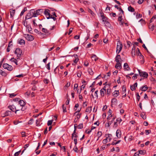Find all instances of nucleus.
Returning <instances> with one entry per match:
<instances>
[{
    "label": "nucleus",
    "instance_id": "1",
    "mask_svg": "<svg viewBox=\"0 0 156 156\" xmlns=\"http://www.w3.org/2000/svg\"><path fill=\"white\" fill-rule=\"evenodd\" d=\"M43 9H39L35 11L34 9H32L27 14L26 19H28L32 18L33 17H36L38 15H40L43 13Z\"/></svg>",
    "mask_w": 156,
    "mask_h": 156
},
{
    "label": "nucleus",
    "instance_id": "2",
    "mask_svg": "<svg viewBox=\"0 0 156 156\" xmlns=\"http://www.w3.org/2000/svg\"><path fill=\"white\" fill-rule=\"evenodd\" d=\"M100 16L102 18V19L103 22L105 24H107L108 26H109L110 25L109 23L108 22L107 20L108 18L105 16L104 15L103 13L102 12H100Z\"/></svg>",
    "mask_w": 156,
    "mask_h": 156
},
{
    "label": "nucleus",
    "instance_id": "3",
    "mask_svg": "<svg viewBox=\"0 0 156 156\" xmlns=\"http://www.w3.org/2000/svg\"><path fill=\"white\" fill-rule=\"evenodd\" d=\"M118 10L120 12V13L119 14V16L118 17V20H122V17L124 15V11L120 7H118Z\"/></svg>",
    "mask_w": 156,
    "mask_h": 156
},
{
    "label": "nucleus",
    "instance_id": "4",
    "mask_svg": "<svg viewBox=\"0 0 156 156\" xmlns=\"http://www.w3.org/2000/svg\"><path fill=\"white\" fill-rule=\"evenodd\" d=\"M140 76L145 78H147L148 76V73L145 72L141 71L140 70L138 69Z\"/></svg>",
    "mask_w": 156,
    "mask_h": 156
},
{
    "label": "nucleus",
    "instance_id": "5",
    "mask_svg": "<svg viewBox=\"0 0 156 156\" xmlns=\"http://www.w3.org/2000/svg\"><path fill=\"white\" fill-rule=\"evenodd\" d=\"M15 53L17 55V59L19 58L22 53V51L21 49L19 48H17L15 51Z\"/></svg>",
    "mask_w": 156,
    "mask_h": 156
},
{
    "label": "nucleus",
    "instance_id": "6",
    "mask_svg": "<svg viewBox=\"0 0 156 156\" xmlns=\"http://www.w3.org/2000/svg\"><path fill=\"white\" fill-rule=\"evenodd\" d=\"M110 135H111L109 134H106L105 135L106 137L102 141V143L103 144H106L108 142V140L109 141L111 139V138L110 137Z\"/></svg>",
    "mask_w": 156,
    "mask_h": 156
},
{
    "label": "nucleus",
    "instance_id": "7",
    "mask_svg": "<svg viewBox=\"0 0 156 156\" xmlns=\"http://www.w3.org/2000/svg\"><path fill=\"white\" fill-rule=\"evenodd\" d=\"M25 37L26 39L29 41H32L34 39L33 36L29 34H25Z\"/></svg>",
    "mask_w": 156,
    "mask_h": 156
},
{
    "label": "nucleus",
    "instance_id": "8",
    "mask_svg": "<svg viewBox=\"0 0 156 156\" xmlns=\"http://www.w3.org/2000/svg\"><path fill=\"white\" fill-rule=\"evenodd\" d=\"M8 108L12 111L13 112H15L16 114V113L17 111L20 110H16V107L13 105L9 106Z\"/></svg>",
    "mask_w": 156,
    "mask_h": 156
},
{
    "label": "nucleus",
    "instance_id": "9",
    "mask_svg": "<svg viewBox=\"0 0 156 156\" xmlns=\"http://www.w3.org/2000/svg\"><path fill=\"white\" fill-rule=\"evenodd\" d=\"M50 10L48 9H45L44 12V13L47 19L50 18V16L51 15L50 13Z\"/></svg>",
    "mask_w": 156,
    "mask_h": 156
},
{
    "label": "nucleus",
    "instance_id": "10",
    "mask_svg": "<svg viewBox=\"0 0 156 156\" xmlns=\"http://www.w3.org/2000/svg\"><path fill=\"white\" fill-rule=\"evenodd\" d=\"M111 106L112 107H115L116 106L117 104V100L116 98H113L112 100Z\"/></svg>",
    "mask_w": 156,
    "mask_h": 156
},
{
    "label": "nucleus",
    "instance_id": "11",
    "mask_svg": "<svg viewBox=\"0 0 156 156\" xmlns=\"http://www.w3.org/2000/svg\"><path fill=\"white\" fill-rule=\"evenodd\" d=\"M38 35L39 36L40 38L41 39L46 38L49 36L46 34L42 33L41 32H40L38 33Z\"/></svg>",
    "mask_w": 156,
    "mask_h": 156
},
{
    "label": "nucleus",
    "instance_id": "12",
    "mask_svg": "<svg viewBox=\"0 0 156 156\" xmlns=\"http://www.w3.org/2000/svg\"><path fill=\"white\" fill-rule=\"evenodd\" d=\"M122 48V43L119 41H118V48H119V51L118 54L121 51Z\"/></svg>",
    "mask_w": 156,
    "mask_h": 156
},
{
    "label": "nucleus",
    "instance_id": "13",
    "mask_svg": "<svg viewBox=\"0 0 156 156\" xmlns=\"http://www.w3.org/2000/svg\"><path fill=\"white\" fill-rule=\"evenodd\" d=\"M126 87L124 85H123L122 86V94L123 95L122 96V97H125L126 96Z\"/></svg>",
    "mask_w": 156,
    "mask_h": 156
},
{
    "label": "nucleus",
    "instance_id": "14",
    "mask_svg": "<svg viewBox=\"0 0 156 156\" xmlns=\"http://www.w3.org/2000/svg\"><path fill=\"white\" fill-rule=\"evenodd\" d=\"M41 30L44 33V34H46L49 36L51 34V33L47 29L43 28Z\"/></svg>",
    "mask_w": 156,
    "mask_h": 156
},
{
    "label": "nucleus",
    "instance_id": "15",
    "mask_svg": "<svg viewBox=\"0 0 156 156\" xmlns=\"http://www.w3.org/2000/svg\"><path fill=\"white\" fill-rule=\"evenodd\" d=\"M124 68L125 69H126L127 71H129L130 69V68L129 67V66L127 63H126L124 64Z\"/></svg>",
    "mask_w": 156,
    "mask_h": 156
},
{
    "label": "nucleus",
    "instance_id": "16",
    "mask_svg": "<svg viewBox=\"0 0 156 156\" xmlns=\"http://www.w3.org/2000/svg\"><path fill=\"white\" fill-rule=\"evenodd\" d=\"M148 88L147 86V85L143 86L140 88V89L142 91H145Z\"/></svg>",
    "mask_w": 156,
    "mask_h": 156
},
{
    "label": "nucleus",
    "instance_id": "17",
    "mask_svg": "<svg viewBox=\"0 0 156 156\" xmlns=\"http://www.w3.org/2000/svg\"><path fill=\"white\" fill-rule=\"evenodd\" d=\"M19 104L21 106L23 107L25 105V102L23 100H20L19 101Z\"/></svg>",
    "mask_w": 156,
    "mask_h": 156
},
{
    "label": "nucleus",
    "instance_id": "18",
    "mask_svg": "<svg viewBox=\"0 0 156 156\" xmlns=\"http://www.w3.org/2000/svg\"><path fill=\"white\" fill-rule=\"evenodd\" d=\"M104 89H102L100 90L101 95L102 97H103L106 93V90H104Z\"/></svg>",
    "mask_w": 156,
    "mask_h": 156
},
{
    "label": "nucleus",
    "instance_id": "19",
    "mask_svg": "<svg viewBox=\"0 0 156 156\" xmlns=\"http://www.w3.org/2000/svg\"><path fill=\"white\" fill-rule=\"evenodd\" d=\"M18 43L20 45H23L24 44L25 41L23 39H20V40L18 41Z\"/></svg>",
    "mask_w": 156,
    "mask_h": 156
},
{
    "label": "nucleus",
    "instance_id": "20",
    "mask_svg": "<svg viewBox=\"0 0 156 156\" xmlns=\"http://www.w3.org/2000/svg\"><path fill=\"white\" fill-rule=\"evenodd\" d=\"M91 58L93 60H94L95 61H97L98 59V58L97 57L96 55L94 54L92 55L91 56Z\"/></svg>",
    "mask_w": 156,
    "mask_h": 156
},
{
    "label": "nucleus",
    "instance_id": "21",
    "mask_svg": "<svg viewBox=\"0 0 156 156\" xmlns=\"http://www.w3.org/2000/svg\"><path fill=\"white\" fill-rule=\"evenodd\" d=\"M128 9V11L131 12H133L135 11L134 9L131 6H129Z\"/></svg>",
    "mask_w": 156,
    "mask_h": 156
},
{
    "label": "nucleus",
    "instance_id": "22",
    "mask_svg": "<svg viewBox=\"0 0 156 156\" xmlns=\"http://www.w3.org/2000/svg\"><path fill=\"white\" fill-rule=\"evenodd\" d=\"M15 10H12L10 12V16L11 17H12L15 15Z\"/></svg>",
    "mask_w": 156,
    "mask_h": 156
},
{
    "label": "nucleus",
    "instance_id": "23",
    "mask_svg": "<svg viewBox=\"0 0 156 156\" xmlns=\"http://www.w3.org/2000/svg\"><path fill=\"white\" fill-rule=\"evenodd\" d=\"M11 114V111H7L5 113V114H4L5 115L4 116V117L8 116Z\"/></svg>",
    "mask_w": 156,
    "mask_h": 156
},
{
    "label": "nucleus",
    "instance_id": "24",
    "mask_svg": "<svg viewBox=\"0 0 156 156\" xmlns=\"http://www.w3.org/2000/svg\"><path fill=\"white\" fill-rule=\"evenodd\" d=\"M10 60L12 62H14L17 65H18L17 63L16 60L14 58H12Z\"/></svg>",
    "mask_w": 156,
    "mask_h": 156
},
{
    "label": "nucleus",
    "instance_id": "25",
    "mask_svg": "<svg viewBox=\"0 0 156 156\" xmlns=\"http://www.w3.org/2000/svg\"><path fill=\"white\" fill-rule=\"evenodd\" d=\"M121 131L118 129V138H120L121 136Z\"/></svg>",
    "mask_w": 156,
    "mask_h": 156
},
{
    "label": "nucleus",
    "instance_id": "26",
    "mask_svg": "<svg viewBox=\"0 0 156 156\" xmlns=\"http://www.w3.org/2000/svg\"><path fill=\"white\" fill-rule=\"evenodd\" d=\"M75 60H74L73 62H74V63H76L79 60V59L78 58V56L77 55H76V56H75Z\"/></svg>",
    "mask_w": 156,
    "mask_h": 156
},
{
    "label": "nucleus",
    "instance_id": "27",
    "mask_svg": "<svg viewBox=\"0 0 156 156\" xmlns=\"http://www.w3.org/2000/svg\"><path fill=\"white\" fill-rule=\"evenodd\" d=\"M41 120L40 119H39L36 120V123L37 126H40V123L41 122Z\"/></svg>",
    "mask_w": 156,
    "mask_h": 156
},
{
    "label": "nucleus",
    "instance_id": "28",
    "mask_svg": "<svg viewBox=\"0 0 156 156\" xmlns=\"http://www.w3.org/2000/svg\"><path fill=\"white\" fill-rule=\"evenodd\" d=\"M121 62H118V69H121L122 68Z\"/></svg>",
    "mask_w": 156,
    "mask_h": 156
},
{
    "label": "nucleus",
    "instance_id": "29",
    "mask_svg": "<svg viewBox=\"0 0 156 156\" xmlns=\"http://www.w3.org/2000/svg\"><path fill=\"white\" fill-rule=\"evenodd\" d=\"M27 30H28V31L29 33H31L30 31L32 30V28H31L30 26L28 25L27 27Z\"/></svg>",
    "mask_w": 156,
    "mask_h": 156
},
{
    "label": "nucleus",
    "instance_id": "30",
    "mask_svg": "<svg viewBox=\"0 0 156 156\" xmlns=\"http://www.w3.org/2000/svg\"><path fill=\"white\" fill-rule=\"evenodd\" d=\"M138 151L140 154L144 155L145 154V151L144 150H139Z\"/></svg>",
    "mask_w": 156,
    "mask_h": 156
},
{
    "label": "nucleus",
    "instance_id": "31",
    "mask_svg": "<svg viewBox=\"0 0 156 156\" xmlns=\"http://www.w3.org/2000/svg\"><path fill=\"white\" fill-rule=\"evenodd\" d=\"M149 29L151 30V31H153L154 30V26L153 24L152 25V24H150L149 25Z\"/></svg>",
    "mask_w": 156,
    "mask_h": 156
},
{
    "label": "nucleus",
    "instance_id": "32",
    "mask_svg": "<svg viewBox=\"0 0 156 156\" xmlns=\"http://www.w3.org/2000/svg\"><path fill=\"white\" fill-rule=\"evenodd\" d=\"M122 60L121 56L120 55H118V62H122Z\"/></svg>",
    "mask_w": 156,
    "mask_h": 156
},
{
    "label": "nucleus",
    "instance_id": "33",
    "mask_svg": "<svg viewBox=\"0 0 156 156\" xmlns=\"http://www.w3.org/2000/svg\"><path fill=\"white\" fill-rule=\"evenodd\" d=\"M91 111V107H88L86 109V112L90 113Z\"/></svg>",
    "mask_w": 156,
    "mask_h": 156
},
{
    "label": "nucleus",
    "instance_id": "34",
    "mask_svg": "<svg viewBox=\"0 0 156 156\" xmlns=\"http://www.w3.org/2000/svg\"><path fill=\"white\" fill-rule=\"evenodd\" d=\"M88 72L90 75H92L94 74V72L91 69H88Z\"/></svg>",
    "mask_w": 156,
    "mask_h": 156
},
{
    "label": "nucleus",
    "instance_id": "35",
    "mask_svg": "<svg viewBox=\"0 0 156 156\" xmlns=\"http://www.w3.org/2000/svg\"><path fill=\"white\" fill-rule=\"evenodd\" d=\"M73 150L75 152H76V153L78 152V151H79L78 148H77L76 145H75V146H74V147L73 148Z\"/></svg>",
    "mask_w": 156,
    "mask_h": 156
},
{
    "label": "nucleus",
    "instance_id": "36",
    "mask_svg": "<svg viewBox=\"0 0 156 156\" xmlns=\"http://www.w3.org/2000/svg\"><path fill=\"white\" fill-rule=\"evenodd\" d=\"M13 69V68L12 66L9 65L7 69L9 71H11Z\"/></svg>",
    "mask_w": 156,
    "mask_h": 156
},
{
    "label": "nucleus",
    "instance_id": "37",
    "mask_svg": "<svg viewBox=\"0 0 156 156\" xmlns=\"http://www.w3.org/2000/svg\"><path fill=\"white\" fill-rule=\"evenodd\" d=\"M82 74V73L81 71H78L77 73V76L78 77H80L81 76Z\"/></svg>",
    "mask_w": 156,
    "mask_h": 156
},
{
    "label": "nucleus",
    "instance_id": "38",
    "mask_svg": "<svg viewBox=\"0 0 156 156\" xmlns=\"http://www.w3.org/2000/svg\"><path fill=\"white\" fill-rule=\"evenodd\" d=\"M53 121V120L48 121V123H47L48 126H49L51 125L52 124Z\"/></svg>",
    "mask_w": 156,
    "mask_h": 156
},
{
    "label": "nucleus",
    "instance_id": "39",
    "mask_svg": "<svg viewBox=\"0 0 156 156\" xmlns=\"http://www.w3.org/2000/svg\"><path fill=\"white\" fill-rule=\"evenodd\" d=\"M113 96L114 97H116L117 96V91L115 90L112 93Z\"/></svg>",
    "mask_w": 156,
    "mask_h": 156
},
{
    "label": "nucleus",
    "instance_id": "40",
    "mask_svg": "<svg viewBox=\"0 0 156 156\" xmlns=\"http://www.w3.org/2000/svg\"><path fill=\"white\" fill-rule=\"evenodd\" d=\"M21 152V151L20 150L19 151L16 152L14 154V156H18Z\"/></svg>",
    "mask_w": 156,
    "mask_h": 156
},
{
    "label": "nucleus",
    "instance_id": "41",
    "mask_svg": "<svg viewBox=\"0 0 156 156\" xmlns=\"http://www.w3.org/2000/svg\"><path fill=\"white\" fill-rule=\"evenodd\" d=\"M9 65V64L6 63L4 64L3 65V67L4 69H7Z\"/></svg>",
    "mask_w": 156,
    "mask_h": 156
},
{
    "label": "nucleus",
    "instance_id": "42",
    "mask_svg": "<svg viewBox=\"0 0 156 156\" xmlns=\"http://www.w3.org/2000/svg\"><path fill=\"white\" fill-rule=\"evenodd\" d=\"M142 47L144 48L145 50H146L147 51V52L148 53H150V52H149V51H148L147 48V47H146L145 45L144 44L143 45H142Z\"/></svg>",
    "mask_w": 156,
    "mask_h": 156
},
{
    "label": "nucleus",
    "instance_id": "43",
    "mask_svg": "<svg viewBox=\"0 0 156 156\" xmlns=\"http://www.w3.org/2000/svg\"><path fill=\"white\" fill-rule=\"evenodd\" d=\"M138 74H135L133 76L132 79L133 80H134L137 78V76H138Z\"/></svg>",
    "mask_w": 156,
    "mask_h": 156
},
{
    "label": "nucleus",
    "instance_id": "44",
    "mask_svg": "<svg viewBox=\"0 0 156 156\" xmlns=\"http://www.w3.org/2000/svg\"><path fill=\"white\" fill-rule=\"evenodd\" d=\"M83 124L82 123L80 124L78 126V128L79 129H82L83 128Z\"/></svg>",
    "mask_w": 156,
    "mask_h": 156
},
{
    "label": "nucleus",
    "instance_id": "45",
    "mask_svg": "<svg viewBox=\"0 0 156 156\" xmlns=\"http://www.w3.org/2000/svg\"><path fill=\"white\" fill-rule=\"evenodd\" d=\"M130 89L132 91H133L136 90V87L133 85H132L130 86Z\"/></svg>",
    "mask_w": 156,
    "mask_h": 156
},
{
    "label": "nucleus",
    "instance_id": "46",
    "mask_svg": "<svg viewBox=\"0 0 156 156\" xmlns=\"http://www.w3.org/2000/svg\"><path fill=\"white\" fill-rule=\"evenodd\" d=\"M140 116L143 119H145L146 118V116L145 115V114H144L143 115V114H140Z\"/></svg>",
    "mask_w": 156,
    "mask_h": 156
},
{
    "label": "nucleus",
    "instance_id": "47",
    "mask_svg": "<svg viewBox=\"0 0 156 156\" xmlns=\"http://www.w3.org/2000/svg\"><path fill=\"white\" fill-rule=\"evenodd\" d=\"M78 87V84L77 83H75L74 85V88H73L74 90H77Z\"/></svg>",
    "mask_w": 156,
    "mask_h": 156
},
{
    "label": "nucleus",
    "instance_id": "48",
    "mask_svg": "<svg viewBox=\"0 0 156 156\" xmlns=\"http://www.w3.org/2000/svg\"><path fill=\"white\" fill-rule=\"evenodd\" d=\"M50 62H49L46 65V67L47 68V69L49 70L50 69Z\"/></svg>",
    "mask_w": 156,
    "mask_h": 156
},
{
    "label": "nucleus",
    "instance_id": "49",
    "mask_svg": "<svg viewBox=\"0 0 156 156\" xmlns=\"http://www.w3.org/2000/svg\"><path fill=\"white\" fill-rule=\"evenodd\" d=\"M49 81L48 80V79H45L44 80V83L47 84L48 83Z\"/></svg>",
    "mask_w": 156,
    "mask_h": 156
},
{
    "label": "nucleus",
    "instance_id": "50",
    "mask_svg": "<svg viewBox=\"0 0 156 156\" xmlns=\"http://www.w3.org/2000/svg\"><path fill=\"white\" fill-rule=\"evenodd\" d=\"M142 17V15L140 14L137 13L136 15V18H140Z\"/></svg>",
    "mask_w": 156,
    "mask_h": 156
},
{
    "label": "nucleus",
    "instance_id": "51",
    "mask_svg": "<svg viewBox=\"0 0 156 156\" xmlns=\"http://www.w3.org/2000/svg\"><path fill=\"white\" fill-rule=\"evenodd\" d=\"M110 15L111 16H112L114 17H115L116 16V14L115 13L112 12L110 13Z\"/></svg>",
    "mask_w": 156,
    "mask_h": 156
},
{
    "label": "nucleus",
    "instance_id": "52",
    "mask_svg": "<svg viewBox=\"0 0 156 156\" xmlns=\"http://www.w3.org/2000/svg\"><path fill=\"white\" fill-rule=\"evenodd\" d=\"M131 54L133 56L135 55V51L132 50L131 51Z\"/></svg>",
    "mask_w": 156,
    "mask_h": 156
},
{
    "label": "nucleus",
    "instance_id": "53",
    "mask_svg": "<svg viewBox=\"0 0 156 156\" xmlns=\"http://www.w3.org/2000/svg\"><path fill=\"white\" fill-rule=\"evenodd\" d=\"M64 105H63L62 106L63 110V112H66V107H64Z\"/></svg>",
    "mask_w": 156,
    "mask_h": 156
},
{
    "label": "nucleus",
    "instance_id": "54",
    "mask_svg": "<svg viewBox=\"0 0 156 156\" xmlns=\"http://www.w3.org/2000/svg\"><path fill=\"white\" fill-rule=\"evenodd\" d=\"M9 95H10L9 97L10 98H12V97L16 96V94H14V93H12V94H10Z\"/></svg>",
    "mask_w": 156,
    "mask_h": 156
},
{
    "label": "nucleus",
    "instance_id": "55",
    "mask_svg": "<svg viewBox=\"0 0 156 156\" xmlns=\"http://www.w3.org/2000/svg\"><path fill=\"white\" fill-rule=\"evenodd\" d=\"M76 129H75L73 133H72V139H73V136H74V135H75V134H76Z\"/></svg>",
    "mask_w": 156,
    "mask_h": 156
},
{
    "label": "nucleus",
    "instance_id": "56",
    "mask_svg": "<svg viewBox=\"0 0 156 156\" xmlns=\"http://www.w3.org/2000/svg\"><path fill=\"white\" fill-rule=\"evenodd\" d=\"M127 45L129 46V48L132 45L131 43V42H130L129 41H127Z\"/></svg>",
    "mask_w": 156,
    "mask_h": 156
},
{
    "label": "nucleus",
    "instance_id": "57",
    "mask_svg": "<svg viewBox=\"0 0 156 156\" xmlns=\"http://www.w3.org/2000/svg\"><path fill=\"white\" fill-rule=\"evenodd\" d=\"M2 73H1V74L3 76H5L7 75V74L4 71H2Z\"/></svg>",
    "mask_w": 156,
    "mask_h": 156
},
{
    "label": "nucleus",
    "instance_id": "58",
    "mask_svg": "<svg viewBox=\"0 0 156 156\" xmlns=\"http://www.w3.org/2000/svg\"><path fill=\"white\" fill-rule=\"evenodd\" d=\"M145 133L146 135L148 134L151 132V130H145Z\"/></svg>",
    "mask_w": 156,
    "mask_h": 156
},
{
    "label": "nucleus",
    "instance_id": "59",
    "mask_svg": "<svg viewBox=\"0 0 156 156\" xmlns=\"http://www.w3.org/2000/svg\"><path fill=\"white\" fill-rule=\"evenodd\" d=\"M98 136V138H99L102 135V133L101 132H98L97 133Z\"/></svg>",
    "mask_w": 156,
    "mask_h": 156
},
{
    "label": "nucleus",
    "instance_id": "60",
    "mask_svg": "<svg viewBox=\"0 0 156 156\" xmlns=\"http://www.w3.org/2000/svg\"><path fill=\"white\" fill-rule=\"evenodd\" d=\"M34 119H31L29 120L28 122V124H32V122L33 121Z\"/></svg>",
    "mask_w": 156,
    "mask_h": 156
},
{
    "label": "nucleus",
    "instance_id": "61",
    "mask_svg": "<svg viewBox=\"0 0 156 156\" xmlns=\"http://www.w3.org/2000/svg\"><path fill=\"white\" fill-rule=\"evenodd\" d=\"M116 144H117V141H116V140H114L112 143V144L113 145H116Z\"/></svg>",
    "mask_w": 156,
    "mask_h": 156
},
{
    "label": "nucleus",
    "instance_id": "62",
    "mask_svg": "<svg viewBox=\"0 0 156 156\" xmlns=\"http://www.w3.org/2000/svg\"><path fill=\"white\" fill-rule=\"evenodd\" d=\"M89 64L88 62L87 61H85L84 62V65L86 66H88Z\"/></svg>",
    "mask_w": 156,
    "mask_h": 156
},
{
    "label": "nucleus",
    "instance_id": "63",
    "mask_svg": "<svg viewBox=\"0 0 156 156\" xmlns=\"http://www.w3.org/2000/svg\"><path fill=\"white\" fill-rule=\"evenodd\" d=\"M144 0H139L138 3L139 4H141L144 1Z\"/></svg>",
    "mask_w": 156,
    "mask_h": 156
},
{
    "label": "nucleus",
    "instance_id": "64",
    "mask_svg": "<svg viewBox=\"0 0 156 156\" xmlns=\"http://www.w3.org/2000/svg\"><path fill=\"white\" fill-rule=\"evenodd\" d=\"M139 154L138 151L136 152L134 154L133 156H140Z\"/></svg>",
    "mask_w": 156,
    "mask_h": 156
}]
</instances>
